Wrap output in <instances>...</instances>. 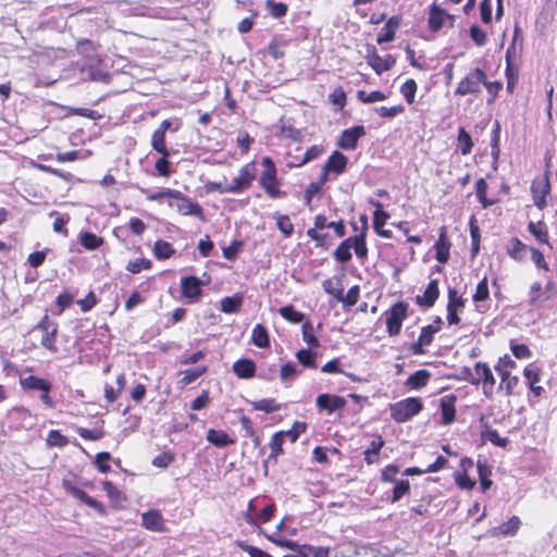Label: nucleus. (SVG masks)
Here are the masks:
<instances>
[{
    "instance_id": "nucleus-45",
    "label": "nucleus",
    "mask_w": 557,
    "mask_h": 557,
    "mask_svg": "<svg viewBox=\"0 0 557 557\" xmlns=\"http://www.w3.org/2000/svg\"><path fill=\"white\" fill-rule=\"evenodd\" d=\"M276 226L285 237H290L294 233V225L288 215L275 213Z\"/></svg>"
},
{
    "instance_id": "nucleus-7",
    "label": "nucleus",
    "mask_w": 557,
    "mask_h": 557,
    "mask_svg": "<svg viewBox=\"0 0 557 557\" xmlns=\"http://www.w3.org/2000/svg\"><path fill=\"white\" fill-rule=\"evenodd\" d=\"M486 73L476 67L472 70L463 79H461L455 90L456 96H467L470 94H479L481 85L485 83Z\"/></svg>"
},
{
    "instance_id": "nucleus-59",
    "label": "nucleus",
    "mask_w": 557,
    "mask_h": 557,
    "mask_svg": "<svg viewBox=\"0 0 557 557\" xmlns=\"http://www.w3.org/2000/svg\"><path fill=\"white\" fill-rule=\"evenodd\" d=\"M244 243L242 240H234L227 247L223 248V257L230 261H234L239 251L242 250Z\"/></svg>"
},
{
    "instance_id": "nucleus-6",
    "label": "nucleus",
    "mask_w": 557,
    "mask_h": 557,
    "mask_svg": "<svg viewBox=\"0 0 557 557\" xmlns=\"http://www.w3.org/2000/svg\"><path fill=\"white\" fill-rule=\"evenodd\" d=\"M408 304L398 301L384 312L386 318V330L389 336L400 333L403 321L407 318Z\"/></svg>"
},
{
    "instance_id": "nucleus-62",
    "label": "nucleus",
    "mask_w": 557,
    "mask_h": 557,
    "mask_svg": "<svg viewBox=\"0 0 557 557\" xmlns=\"http://www.w3.org/2000/svg\"><path fill=\"white\" fill-rule=\"evenodd\" d=\"M73 304V295L69 292H63L58 295L55 299V306L58 308V313L61 314L64 310L70 308Z\"/></svg>"
},
{
    "instance_id": "nucleus-53",
    "label": "nucleus",
    "mask_w": 557,
    "mask_h": 557,
    "mask_svg": "<svg viewBox=\"0 0 557 557\" xmlns=\"http://www.w3.org/2000/svg\"><path fill=\"white\" fill-rule=\"evenodd\" d=\"M111 455L108 451H101L96 455L95 466L101 473H108L111 471Z\"/></svg>"
},
{
    "instance_id": "nucleus-10",
    "label": "nucleus",
    "mask_w": 557,
    "mask_h": 557,
    "mask_svg": "<svg viewBox=\"0 0 557 557\" xmlns=\"http://www.w3.org/2000/svg\"><path fill=\"white\" fill-rule=\"evenodd\" d=\"M169 194L171 195V199L176 201L175 207L180 213L183 215H194L205 221L203 210L199 203L191 201L189 197L178 190Z\"/></svg>"
},
{
    "instance_id": "nucleus-44",
    "label": "nucleus",
    "mask_w": 557,
    "mask_h": 557,
    "mask_svg": "<svg viewBox=\"0 0 557 557\" xmlns=\"http://www.w3.org/2000/svg\"><path fill=\"white\" fill-rule=\"evenodd\" d=\"M300 374V370L293 362H286L281 367L280 377L283 383L293 381L297 375Z\"/></svg>"
},
{
    "instance_id": "nucleus-40",
    "label": "nucleus",
    "mask_w": 557,
    "mask_h": 557,
    "mask_svg": "<svg viewBox=\"0 0 557 557\" xmlns=\"http://www.w3.org/2000/svg\"><path fill=\"white\" fill-rule=\"evenodd\" d=\"M458 147L461 154L467 156L471 152L473 147V141L470 134L463 128L460 127L458 131Z\"/></svg>"
},
{
    "instance_id": "nucleus-19",
    "label": "nucleus",
    "mask_w": 557,
    "mask_h": 557,
    "mask_svg": "<svg viewBox=\"0 0 557 557\" xmlns=\"http://www.w3.org/2000/svg\"><path fill=\"white\" fill-rule=\"evenodd\" d=\"M457 398L455 395H445L441 398L440 407H441V416L442 423L444 425L451 424L456 418V408L455 403Z\"/></svg>"
},
{
    "instance_id": "nucleus-55",
    "label": "nucleus",
    "mask_w": 557,
    "mask_h": 557,
    "mask_svg": "<svg viewBox=\"0 0 557 557\" xmlns=\"http://www.w3.org/2000/svg\"><path fill=\"white\" fill-rule=\"evenodd\" d=\"M151 146L160 154H165V151H169L165 145V133L156 129L152 134Z\"/></svg>"
},
{
    "instance_id": "nucleus-52",
    "label": "nucleus",
    "mask_w": 557,
    "mask_h": 557,
    "mask_svg": "<svg viewBox=\"0 0 557 557\" xmlns=\"http://www.w3.org/2000/svg\"><path fill=\"white\" fill-rule=\"evenodd\" d=\"M207 370H208V368L206 366L187 369L183 372L184 376L181 380V382L184 385H188V384L195 382L202 374H205L207 372Z\"/></svg>"
},
{
    "instance_id": "nucleus-25",
    "label": "nucleus",
    "mask_w": 557,
    "mask_h": 557,
    "mask_svg": "<svg viewBox=\"0 0 557 557\" xmlns=\"http://www.w3.org/2000/svg\"><path fill=\"white\" fill-rule=\"evenodd\" d=\"M530 248L519 238L512 237L507 245V253L517 261H523L527 258Z\"/></svg>"
},
{
    "instance_id": "nucleus-38",
    "label": "nucleus",
    "mask_w": 557,
    "mask_h": 557,
    "mask_svg": "<svg viewBox=\"0 0 557 557\" xmlns=\"http://www.w3.org/2000/svg\"><path fill=\"white\" fill-rule=\"evenodd\" d=\"M280 314L282 318L287 320L290 323H300L305 320V314L300 311H297L294 306L287 305L280 308Z\"/></svg>"
},
{
    "instance_id": "nucleus-5",
    "label": "nucleus",
    "mask_w": 557,
    "mask_h": 557,
    "mask_svg": "<svg viewBox=\"0 0 557 557\" xmlns=\"http://www.w3.org/2000/svg\"><path fill=\"white\" fill-rule=\"evenodd\" d=\"M58 329V323L52 321L47 313L34 326V330L41 333V346L51 354L59 352L57 347Z\"/></svg>"
},
{
    "instance_id": "nucleus-21",
    "label": "nucleus",
    "mask_w": 557,
    "mask_h": 557,
    "mask_svg": "<svg viewBox=\"0 0 557 557\" xmlns=\"http://www.w3.org/2000/svg\"><path fill=\"white\" fill-rule=\"evenodd\" d=\"M446 16H448L446 10L440 8L435 2L432 3L429 8L428 18L430 29L435 33L438 32L443 27Z\"/></svg>"
},
{
    "instance_id": "nucleus-4",
    "label": "nucleus",
    "mask_w": 557,
    "mask_h": 557,
    "mask_svg": "<svg viewBox=\"0 0 557 557\" xmlns=\"http://www.w3.org/2000/svg\"><path fill=\"white\" fill-rule=\"evenodd\" d=\"M422 409L423 403L421 398L409 397L391 405V416L396 422L403 423L411 420Z\"/></svg>"
},
{
    "instance_id": "nucleus-18",
    "label": "nucleus",
    "mask_w": 557,
    "mask_h": 557,
    "mask_svg": "<svg viewBox=\"0 0 557 557\" xmlns=\"http://www.w3.org/2000/svg\"><path fill=\"white\" fill-rule=\"evenodd\" d=\"M480 423L483 429L481 431V438L483 441H488L493 445H495L497 447H502V448H506L509 445V443H510L509 438L500 437L496 430L491 429L488 425V422L485 421L484 416L481 417Z\"/></svg>"
},
{
    "instance_id": "nucleus-27",
    "label": "nucleus",
    "mask_w": 557,
    "mask_h": 557,
    "mask_svg": "<svg viewBox=\"0 0 557 557\" xmlns=\"http://www.w3.org/2000/svg\"><path fill=\"white\" fill-rule=\"evenodd\" d=\"M505 75L507 78V90L509 92H512L518 83L519 71H518V67L512 64L511 57H510V48H508L506 51Z\"/></svg>"
},
{
    "instance_id": "nucleus-29",
    "label": "nucleus",
    "mask_w": 557,
    "mask_h": 557,
    "mask_svg": "<svg viewBox=\"0 0 557 557\" xmlns=\"http://www.w3.org/2000/svg\"><path fill=\"white\" fill-rule=\"evenodd\" d=\"M431 377V373L428 370H418L407 379L405 385L412 389H420L424 387Z\"/></svg>"
},
{
    "instance_id": "nucleus-35",
    "label": "nucleus",
    "mask_w": 557,
    "mask_h": 557,
    "mask_svg": "<svg viewBox=\"0 0 557 557\" xmlns=\"http://www.w3.org/2000/svg\"><path fill=\"white\" fill-rule=\"evenodd\" d=\"M317 356L318 354L312 351L311 348H302L296 352L298 362L305 368L315 369L317 368Z\"/></svg>"
},
{
    "instance_id": "nucleus-39",
    "label": "nucleus",
    "mask_w": 557,
    "mask_h": 557,
    "mask_svg": "<svg viewBox=\"0 0 557 557\" xmlns=\"http://www.w3.org/2000/svg\"><path fill=\"white\" fill-rule=\"evenodd\" d=\"M443 324V320L441 317H436L433 321V324H429L421 329V333L419 336L422 337V342L432 343L433 335L441 330Z\"/></svg>"
},
{
    "instance_id": "nucleus-13",
    "label": "nucleus",
    "mask_w": 557,
    "mask_h": 557,
    "mask_svg": "<svg viewBox=\"0 0 557 557\" xmlns=\"http://www.w3.org/2000/svg\"><path fill=\"white\" fill-rule=\"evenodd\" d=\"M475 376L480 377L483 384V394L486 398H492L494 394L495 377L487 363L479 361L474 364Z\"/></svg>"
},
{
    "instance_id": "nucleus-30",
    "label": "nucleus",
    "mask_w": 557,
    "mask_h": 557,
    "mask_svg": "<svg viewBox=\"0 0 557 557\" xmlns=\"http://www.w3.org/2000/svg\"><path fill=\"white\" fill-rule=\"evenodd\" d=\"M207 441L216 447H226L234 443L226 432L214 429L208 431Z\"/></svg>"
},
{
    "instance_id": "nucleus-57",
    "label": "nucleus",
    "mask_w": 557,
    "mask_h": 557,
    "mask_svg": "<svg viewBox=\"0 0 557 557\" xmlns=\"http://www.w3.org/2000/svg\"><path fill=\"white\" fill-rule=\"evenodd\" d=\"M466 305V300L462 296L458 295V292L454 287H448V302L447 308H454L456 310L462 309Z\"/></svg>"
},
{
    "instance_id": "nucleus-47",
    "label": "nucleus",
    "mask_w": 557,
    "mask_h": 557,
    "mask_svg": "<svg viewBox=\"0 0 557 557\" xmlns=\"http://www.w3.org/2000/svg\"><path fill=\"white\" fill-rule=\"evenodd\" d=\"M418 86L414 79H407L400 87V92L409 104L414 102Z\"/></svg>"
},
{
    "instance_id": "nucleus-64",
    "label": "nucleus",
    "mask_w": 557,
    "mask_h": 557,
    "mask_svg": "<svg viewBox=\"0 0 557 557\" xmlns=\"http://www.w3.org/2000/svg\"><path fill=\"white\" fill-rule=\"evenodd\" d=\"M469 33L471 39L476 46L482 47L486 44V34L479 25H472L469 29Z\"/></svg>"
},
{
    "instance_id": "nucleus-32",
    "label": "nucleus",
    "mask_w": 557,
    "mask_h": 557,
    "mask_svg": "<svg viewBox=\"0 0 557 557\" xmlns=\"http://www.w3.org/2000/svg\"><path fill=\"white\" fill-rule=\"evenodd\" d=\"M384 446V440L377 435L370 444V447L364 451V460L368 465H372L379 460V454Z\"/></svg>"
},
{
    "instance_id": "nucleus-54",
    "label": "nucleus",
    "mask_w": 557,
    "mask_h": 557,
    "mask_svg": "<svg viewBox=\"0 0 557 557\" xmlns=\"http://www.w3.org/2000/svg\"><path fill=\"white\" fill-rule=\"evenodd\" d=\"M265 7L269 10L270 14L274 18H281L287 13V5L283 2H275L274 0H267Z\"/></svg>"
},
{
    "instance_id": "nucleus-3",
    "label": "nucleus",
    "mask_w": 557,
    "mask_h": 557,
    "mask_svg": "<svg viewBox=\"0 0 557 557\" xmlns=\"http://www.w3.org/2000/svg\"><path fill=\"white\" fill-rule=\"evenodd\" d=\"M262 165L264 166L263 172L260 175L259 183L264 191L271 198H281L285 196L284 191L278 188L280 181L276 176V166L270 157L262 159Z\"/></svg>"
},
{
    "instance_id": "nucleus-31",
    "label": "nucleus",
    "mask_w": 557,
    "mask_h": 557,
    "mask_svg": "<svg viewBox=\"0 0 557 557\" xmlns=\"http://www.w3.org/2000/svg\"><path fill=\"white\" fill-rule=\"evenodd\" d=\"M251 342L259 348H267L270 346V338L265 326L256 324L251 333Z\"/></svg>"
},
{
    "instance_id": "nucleus-46",
    "label": "nucleus",
    "mask_w": 557,
    "mask_h": 557,
    "mask_svg": "<svg viewBox=\"0 0 557 557\" xmlns=\"http://www.w3.org/2000/svg\"><path fill=\"white\" fill-rule=\"evenodd\" d=\"M251 405L255 410L264 411L267 413L275 412L281 408L273 398H263L261 400L253 401Z\"/></svg>"
},
{
    "instance_id": "nucleus-63",
    "label": "nucleus",
    "mask_w": 557,
    "mask_h": 557,
    "mask_svg": "<svg viewBox=\"0 0 557 557\" xmlns=\"http://www.w3.org/2000/svg\"><path fill=\"white\" fill-rule=\"evenodd\" d=\"M70 218L69 215H62L58 214L53 221L52 227L55 233H59L66 237L69 235V230L66 227V224L69 223Z\"/></svg>"
},
{
    "instance_id": "nucleus-56",
    "label": "nucleus",
    "mask_w": 557,
    "mask_h": 557,
    "mask_svg": "<svg viewBox=\"0 0 557 557\" xmlns=\"http://www.w3.org/2000/svg\"><path fill=\"white\" fill-rule=\"evenodd\" d=\"M170 152L165 151V154H161V157L156 161L154 168L159 175L161 176H170L171 174V164L169 161Z\"/></svg>"
},
{
    "instance_id": "nucleus-48",
    "label": "nucleus",
    "mask_w": 557,
    "mask_h": 557,
    "mask_svg": "<svg viewBox=\"0 0 557 557\" xmlns=\"http://www.w3.org/2000/svg\"><path fill=\"white\" fill-rule=\"evenodd\" d=\"M520 519L516 516L511 517L508 521L502 523L497 528L498 534L502 535H513L520 527Z\"/></svg>"
},
{
    "instance_id": "nucleus-14",
    "label": "nucleus",
    "mask_w": 557,
    "mask_h": 557,
    "mask_svg": "<svg viewBox=\"0 0 557 557\" xmlns=\"http://www.w3.org/2000/svg\"><path fill=\"white\" fill-rule=\"evenodd\" d=\"M366 135L364 126L356 125L342 132L337 145L344 150H354L360 137Z\"/></svg>"
},
{
    "instance_id": "nucleus-24",
    "label": "nucleus",
    "mask_w": 557,
    "mask_h": 557,
    "mask_svg": "<svg viewBox=\"0 0 557 557\" xmlns=\"http://www.w3.org/2000/svg\"><path fill=\"white\" fill-rule=\"evenodd\" d=\"M256 370V363L251 359L243 358L233 363V371L239 379L253 377Z\"/></svg>"
},
{
    "instance_id": "nucleus-28",
    "label": "nucleus",
    "mask_w": 557,
    "mask_h": 557,
    "mask_svg": "<svg viewBox=\"0 0 557 557\" xmlns=\"http://www.w3.org/2000/svg\"><path fill=\"white\" fill-rule=\"evenodd\" d=\"M478 474L481 484V488L483 492L487 491L493 482L490 480L492 475V467L487 465L485 459H478L476 461Z\"/></svg>"
},
{
    "instance_id": "nucleus-61",
    "label": "nucleus",
    "mask_w": 557,
    "mask_h": 557,
    "mask_svg": "<svg viewBox=\"0 0 557 557\" xmlns=\"http://www.w3.org/2000/svg\"><path fill=\"white\" fill-rule=\"evenodd\" d=\"M237 546L248 553V555L250 557H272L269 553L262 550L261 548L259 547H256V546H252V545H249L248 543L244 542V541H238L237 542Z\"/></svg>"
},
{
    "instance_id": "nucleus-41",
    "label": "nucleus",
    "mask_w": 557,
    "mask_h": 557,
    "mask_svg": "<svg viewBox=\"0 0 557 557\" xmlns=\"http://www.w3.org/2000/svg\"><path fill=\"white\" fill-rule=\"evenodd\" d=\"M322 287L326 294L332 295L338 301L342 299L343 286L339 278H336L335 281L333 278H327L323 281Z\"/></svg>"
},
{
    "instance_id": "nucleus-17",
    "label": "nucleus",
    "mask_w": 557,
    "mask_h": 557,
    "mask_svg": "<svg viewBox=\"0 0 557 557\" xmlns=\"http://www.w3.org/2000/svg\"><path fill=\"white\" fill-rule=\"evenodd\" d=\"M401 17L398 15L391 16L383 28L380 30L376 37V42L379 45L391 42L395 39V33L400 26Z\"/></svg>"
},
{
    "instance_id": "nucleus-51",
    "label": "nucleus",
    "mask_w": 557,
    "mask_h": 557,
    "mask_svg": "<svg viewBox=\"0 0 557 557\" xmlns=\"http://www.w3.org/2000/svg\"><path fill=\"white\" fill-rule=\"evenodd\" d=\"M410 492V483L408 480H398L394 483L392 503L398 502L403 496Z\"/></svg>"
},
{
    "instance_id": "nucleus-22",
    "label": "nucleus",
    "mask_w": 557,
    "mask_h": 557,
    "mask_svg": "<svg viewBox=\"0 0 557 557\" xmlns=\"http://www.w3.org/2000/svg\"><path fill=\"white\" fill-rule=\"evenodd\" d=\"M102 490L106 492L111 505L114 508H123L126 502L124 493H122L111 481L101 482Z\"/></svg>"
},
{
    "instance_id": "nucleus-36",
    "label": "nucleus",
    "mask_w": 557,
    "mask_h": 557,
    "mask_svg": "<svg viewBox=\"0 0 557 557\" xmlns=\"http://www.w3.org/2000/svg\"><path fill=\"white\" fill-rule=\"evenodd\" d=\"M528 231L541 243L548 244V231L544 222L539 223L530 222L528 224Z\"/></svg>"
},
{
    "instance_id": "nucleus-16",
    "label": "nucleus",
    "mask_w": 557,
    "mask_h": 557,
    "mask_svg": "<svg viewBox=\"0 0 557 557\" xmlns=\"http://www.w3.org/2000/svg\"><path fill=\"white\" fill-rule=\"evenodd\" d=\"M440 296L438 280H431L423 295L416 296V304L421 307L431 308Z\"/></svg>"
},
{
    "instance_id": "nucleus-37",
    "label": "nucleus",
    "mask_w": 557,
    "mask_h": 557,
    "mask_svg": "<svg viewBox=\"0 0 557 557\" xmlns=\"http://www.w3.org/2000/svg\"><path fill=\"white\" fill-rule=\"evenodd\" d=\"M70 443L69 438L59 430H50L48 432L46 444L49 447L64 448Z\"/></svg>"
},
{
    "instance_id": "nucleus-23",
    "label": "nucleus",
    "mask_w": 557,
    "mask_h": 557,
    "mask_svg": "<svg viewBox=\"0 0 557 557\" xmlns=\"http://www.w3.org/2000/svg\"><path fill=\"white\" fill-rule=\"evenodd\" d=\"M347 163L348 158L345 154L339 151H333L324 164V170L339 175L346 170Z\"/></svg>"
},
{
    "instance_id": "nucleus-33",
    "label": "nucleus",
    "mask_w": 557,
    "mask_h": 557,
    "mask_svg": "<svg viewBox=\"0 0 557 557\" xmlns=\"http://www.w3.org/2000/svg\"><path fill=\"white\" fill-rule=\"evenodd\" d=\"M243 296L239 294H236L234 296H227L224 297L221 300V310L224 313H236L239 311L242 305H243Z\"/></svg>"
},
{
    "instance_id": "nucleus-58",
    "label": "nucleus",
    "mask_w": 557,
    "mask_h": 557,
    "mask_svg": "<svg viewBox=\"0 0 557 557\" xmlns=\"http://www.w3.org/2000/svg\"><path fill=\"white\" fill-rule=\"evenodd\" d=\"M175 460V455L171 451H163L162 454L156 456L151 463L156 468L165 469Z\"/></svg>"
},
{
    "instance_id": "nucleus-8",
    "label": "nucleus",
    "mask_w": 557,
    "mask_h": 557,
    "mask_svg": "<svg viewBox=\"0 0 557 557\" xmlns=\"http://www.w3.org/2000/svg\"><path fill=\"white\" fill-rule=\"evenodd\" d=\"M257 168L255 162H249L240 168L238 175L227 185L225 190H230L232 194H238L247 190L252 181L256 178Z\"/></svg>"
},
{
    "instance_id": "nucleus-1",
    "label": "nucleus",
    "mask_w": 557,
    "mask_h": 557,
    "mask_svg": "<svg viewBox=\"0 0 557 557\" xmlns=\"http://www.w3.org/2000/svg\"><path fill=\"white\" fill-rule=\"evenodd\" d=\"M82 487L92 490L94 483L91 481L84 480L82 476L73 472H69L67 475L62 479V488L66 495L72 496L79 504L94 509L99 516L106 517L108 511L104 504L95 497L89 496Z\"/></svg>"
},
{
    "instance_id": "nucleus-12",
    "label": "nucleus",
    "mask_w": 557,
    "mask_h": 557,
    "mask_svg": "<svg viewBox=\"0 0 557 557\" xmlns=\"http://www.w3.org/2000/svg\"><path fill=\"white\" fill-rule=\"evenodd\" d=\"M315 405L319 410L332 414L338 410H343L347 405V400L342 396L325 393L317 397Z\"/></svg>"
},
{
    "instance_id": "nucleus-15",
    "label": "nucleus",
    "mask_w": 557,
    "mask_h": 557,
    "mask_svg": "<svg viewBox=\"0 0 557 557\" xmlns=\"http://www.w3.org/2000/svg\"><path fill=\"white\" fill-rule=\"evenodd\" d=\"M141 525L152 532H165L166 525L162 513L158 509H150L141 513Z\"/></svg>"
},
{
    "instance_id": "nucleus-20",
    "label": "nucleus",
    "mask_w": 557,
    "mask_h": 557,
    "mask_svg": "<svg viewBox=\"0 0 557 557\" xmlns=\"http://www.w3.org/2000/svg\"><path fill=\"white\" fill-rule=\"evenodd\" d=\"M450 242L447 237L446 227L442 226L440 228V236L437 242L434 245V248L436 250V260L440 263H446L449 259V249H450Z\"/></svg>"
},
{
    "instance_id": "nucleus-2",
    "label": "nucleus",
    "mask_w": 557,
    "mask_h": 557,
    "mask_svg": "<svg viewBox=\"0 0 557 557\" xmlns=\"http://www.w3.org/2000/svg\"><path fill=\"white\" fill-rule=\"evenodd\" d=\"M18 382L23 391L39 392V399L45 408H54L55 401L51 397L52 383L49 380L36 375H28L25 377L21 376Z\"/></svg>"
},
{
    "instance_id": "nucleus-43",
    "label": "nucleus",
    "mask_w": 557,
    "mask_h": 557,
    "mask_svg": "<svg viewBox=\"0 0 557 557\" xmlns=\"http://www.w3.org/2000/svg\"><path fill=\"white\" fill-rule=\"evenodd\" d=\"M302 339L308 344L309 348H318L319 339L313 334V325L310 321H305L301 326Z\"/></svg>"
},
{
    "instance_id": "nucleus-11",
    "label": "nucleus",
    "mask_w": 557,
    "mask_h": 557,
    "mask_svg": "<svg viewBox=\"0 0 557 557\" xmlns=\"http://www.w3.org/2000/svg\"><path fill=\"white\" fill-rule=\"evenodd\" d=\"M202 281L194 275L184 276L181 280L182 296L189 304L196 302L202 295Z\"/></svg>"
},
{
    "instance_id": "nucleus-42",
    "label": "nucleus",
    "mask_w": 557,
    "mask_h": 557,
    "mask_svg": "<svg viewBox=\"0 0 557 557\" xmlns=\"http://www.w3.org/2000/svg\"><path fill=\"white\" fill-rule=\"evenodd\" d=\"M76 432L82 438H84L86 441H99L106 434L102 426H97L94 429H86V428L79 426L76 429Z\"/></svg>"
},
{
    "instance_id": "nucleus-50",
    "label": "nucleus",
    "mask_w": 557,
    "mask_h": 557,
    "mask_svg": "<svg viewBox=\"0 0 557 557\" xmlns=\"http://www.w3.org/2000/svg\"><path fill=\"white\" fill-rule=\"evenodd\" d=\"M357 98H358V100H360L363 103H373L376 101L385 100L387 98V96L380 90H374V91H371L370 94H368L364 90H358Z\"/></svg>"
},
{
    "instance_id": "nucleus-49",
    "label": "nucleus",
    "mask_w": 557,
    "mask_h": 557,
    "mask_svg": "<svg viewBox=\"0 0 557 557\" xmlns=\"http://www.w3.org/2000/svg\"><path fill=\"white\" fill-rule=\"evenodd\" d=\"M153 250L158 259H168L175 252L171 244L164 240H157Z\"/></svg>"
},
{
    "instance_id": "nucleus-26",
    "label": "nucleus",
    "mask_w": 557,
    "mask_h": 557,
    "mask_svg": "<svg viewBox=\"0 0 557 557\" xmlns=\"http://www.w3.org/2000/svg\"><path fill=\"white\" fill-rule=\"evenodd\" d=\"M283 443H284V432L280 431L273 434L272 440L269 444L270 446V455L263 463L264 471H268V462L273 459L276 462V457L283 453Z\"/></svg>"
},
{
    "instance_id": "nucleus-60",
    "label": "nucleus",
    "mask_w": 557,
    "mask_h": 557,
    "mask_svg": "<svg viewBox=\"0 0 557 557\" xmlns=\"http://www.w3.org/2000/svg\"><path fill=\"white\" fill-rule=\"evenodd\" d=\"M359 293H360L359 286L358 285H354L352 287L349 288V290L347 292L346 296H344L342 294V299H339V301L345 307H352L358 301Z\"/></svg>"
},
{
    "instance_id": "nucleus-34",
    "label": "nucleus",
    "mask_w": 557,
    "mask_h": 557,
    "mask_svg": "<svg viewBox=\"0 0 557 557\" xmlns=\"http://www.w3.org/2000/svg\"><path fill=\"white\" fill-rule=\"evenodd\" d=\"M79 243L87 250H95L102 246L103 238L91 232H83L79 234Z\"/></svg>"
},
{
    "instance_id": "nucleus-9",
    "label": "nucleus",
    "mask_w": 557,
    "mask_h": 557,
    "mask_svg": "<svg viewBox=\"0 0 557 557\" xmlns=\"http://www.w3.org/2000/svg\"><path fill=\"white\" fill-rule=\"evenodd\" d=\"M364 58L367 63L377 75L391 70L396 63V59L392 54H386L384 58L379 55L376 48L372 45L367 46V54Z\"/></svg>"
}]
</instances>
